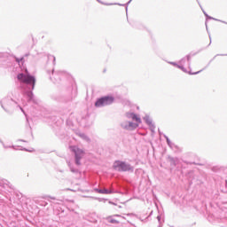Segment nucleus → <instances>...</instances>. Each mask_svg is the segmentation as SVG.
I'll return each mask as SVG.
<instances>
[{
  "mask_svg": "<svg viewBox=\"0 0 227 227\" xmlns=\"http://www.w3.org/2000/svg\"><path fill=\"white\" fill-rule=\"evenodd\" d=\"M18 107L20 109V111L23 113V114H25V116H26V112L24 111V108H22V106H20V105H18Z\"/></svg>",
  "mask_w": 227,
  "mask_h": 227,
  "instance_id": "obj_32",
  "label": "nucleus"
},
{
  "mask_svg": "<svg viewBox=\"0 0 227 227\" xmlns=\"http://www.w3.org/2000/svg\"><path fill=\"white\" fill-rule=\"evenodd\" d=\"M78 136H79V137H81L82 139H83V141H86V143H91V139H90V137H88L86 134H84V133H79Z\"/></svg>",
  "mask_w": 227,
  "mask_h": 227,
  "instance_id": "obj_14",
  "label": "nucleus"
},
{
  "mask_svg": "<svg viewBox=\"0 0 227 227\" xmlns=\"http://www.w3.org/2000/svg\"><path fill=\"white\" fill-rule=\"evenodd\" d=\"M159 134L160 136H162V132H160V130L159 129Z\"/></svg>",
  "mask_w": 227,
  "mask_h": 227,
  "instance_id": "obj_42",
  "label": "nucleus"
},
{
  "mask_svg": "<svg viewBox=\"0 0 227 227\" xmlns=\"http://www.w3.org/2000/svg\"><path fill=\"white\" fill-rule=\"evenodd\" d=\"M0 187L6 189V187H10V182L6 179H3L0 177Z\"/></svg>",
  "mask_w": 227,
  "mask_h": 227,
  "instance_id": "obj_13",
  "label": "nucleus"
},
{
  "mask_svg": "<svg viewBox=\"0 0 227 227\" xmlns=\"http://www.w3.org/2000/svg\"><path fill=\"white\" fill-rule=\"evenodd\" d=\"M158 227H162V223H159Z\"/></svg>",
  "mask_w": 227,
  "mask_h": 227,
  "instance_id": "obj_44",
  "label": "nucleus"
},
{
  "mask_svg": "<svg viewBox=\"0 0 227 227\" xmlns=\"http://www.w3.org/2000/svg\"><path fill=\"white\" fill-rule=\"evenodd\" d=\"M196 1H197L198 4H199L200 8L201 9L203 14L205 15V17H207V15H208V14L207 13V12H205L203 7L201 6V4L200 3V0H196Z\"/></svg>",
  "mask_w": 227,
  "mask_h": 227,
  "instance_id": "obj_22",
  "label": "nucleus"
},
{
  "mask_svg": "<svg viewBox=\"0 0 227 227\" xmlns=\"http://www.w3.org/2000/svg\"><path fill=\"white\" fill-rule=\"evenodd\" d=\"M106 221H107V223H110L111 224H120V221L113 218L112 215L106 217Z\"/></svg>",
  "mask_w": 227,
  "mask_h": 227,
  "instance_id": "obj_15",
  "label": "nucleus"
},
{
  "mask_svg": "<svg viewBox=\"0 0 227 227\" xmlns=\"http://www.w3.org/2000/svg\"><path fill=\"white\" fill-rule=\"evenodd\" d=\"M109 204L110 205H116V203H114V202L111 201V200L109 201Z\"/></svg>",
  "mask_w": 227,
  "mask_h": 227,
  "instance_id": "obj_37",
  "label": "nucleus"
},
{
  "mask_svg": "<svg viewBox=\"0 0 227 227\" xmlns=\"http://www.w3.org/2000/svg\"><path fill=\"white\" fill-rule=\"evenodd\" d=\"M0 144L2 145L3 148H4V150H8V148H12L13 150H15V145H8L4 144V141H3V139L1 138H0Z\"/></svg>",
  "mask_w": 227,
  "mask_h": 227,
  "instance_id": "obj_18",
  "label": "nucleus"
},
{
  "mask_svg": "<svg viewBox=\"0 0 227 227\" xmlns=\"http://www.w3.org/2000/svg\"><path fill=\"white\" fill-rule=\"evenodd\" d=\"M97 1H98V3H100V4H105V6H113V4H106V3H104L100 0H97Z\"/></svg>",
  "mask_w": 227,
  "mask_h": 227,
  "instance_id": "obj_29",
  "label": "nucleus"
},
{
  "mask_svg": "<svg viewBox=\"0 0 227 227\" xmlns=\"http://www.w3.org/2000/svg\"><path fill=\"white\" fill-rule=\"evenodd\" d=\"M198 53H193V54H188V55H186V57H184V59H185V61H187L188 62V67H189V68L191 69V58H192V56H196Z\"/></svg>",
  "mask_w": 227,
  "mask_h": 227,
  "instance_id": "obj_16",
  "label": "nucleus"
},
{
  "mask_svg": "<svg viewBox=\"0 0 227 227\" xmlns=\"http://www.w3.org/2000/svg\"><path fill=\"white\" fill-rule=\"evenodd\" d=\"M70 150L72 153H74L75 166H82V163L81 160H82V158L86 155V152L77 145L70 146Z\"/></svg>",
  "mask_w": 227,
  "mask_h": 227,
  "instance_id": "obj_4",
  "label": "nucleus"
},
{
  "mask_svg": "<svg viewBox=\"0 0 227 227\" xmlns=\"http://www.w3.org/2000/svg\"><path fill=\"white\" fill-rule=\"evenodd\" d=\"M168 65H172V67H176V68H178V67H180V64H178L176 62L168 61Z\"/></svg>",
  "mask_w": 227,
  "mask_h": 227,
  "instance_id": "obj_27",
  "label": "nucleus"
},
{
  "mask_svg": "<svg viewBox=\"0 0 227 227\" xmlns=\"http://www.w3.org/2000/svg\"><path fill=\"white\" fill-rule=\"evenodd\" d=\"M112 104H114V96L106 95L98 98L94 106L95 107H106L107 106H111Z\"/></svg>",
  "mask_w": 227,
  "mask_h": 227,
  "instance_id": "obj_5",
  "label": "nucleus"
},
{
  "mask_svg": "<svg viewBox=\"0 0 227 227\" xmlns=\"http://www.w3.org/2000/svg\"><path fill=\"white\" fill-rule=\"evenodd\" d=\"M168 160L170 162V166L176 167L180 163V159L178 157L168 156Z\"/></svg>",
  "mask_w": 227,
  "mask_h": 227,
  "instance_id": "obj_11",
  "label": "nucleus"
},
{
  "mask_svg": "<svg viewBox=\"0 0 227 227\" xmlns=\"http://www.w3.org/2000/svg\"><path fill=\"white\" fill-rule=\"evenodd\" d=\"M130 3H132V0H129L127 4L115 3L114 4H117L118 6H125V11H126V13H127L129 12V5Z\"/></svg>",
  "mask_w": 227,
  "mask_h": 227,
  "instance_id": "obj_17",
  "label": "nucleus"
},
{
  "mask_svg": "<svg viewBox=\"0 0 227 227\" xmlns=\"http://www.w3.org/2000/svg\"><path fill=\"white\" fill-rule=\"evenodd\" d=\"M217 56H227V54L215 55L203 69L197 71V72L187 71V68H185L184 67V65H185V58H183L181 60H179V62H178L179 66H177V68H179V70H182V72H184V74H189V75H198V74H201V72H203V70H206V68H208V67H210V63H212V61H214V59H215L217 58Z\"/></svg>",
  "mask_w": 227,
  "mask_h": 227,
  "instance_id": "obj_3",
  "label": "nucleus"
},
{
  "mask_svg": "<svg viewBox=\"0 0 227 227\" xmlns=\"http://www.w3.org/2000/svg\"><path fill=\"white\" fill-rule=\"evenodd\" d=\"M121 127L125 130H136L139 127V123L132 121H125L121 124Z\"/></svg>",
  "mask_w": 227,
  "mask_h": 227,
  "instance_id": "obj_7",
  "label": "nucleus"
},
{
  "mask_svg": "<svg viewBox=\"0 0 227 227\" xmlns=\"http://www.w3.org/2000/svg\"><path fill=\"white\" fill-rule=\"evenodd\" d=\"M52 100H55L56 102H70L72 100L71 97H65L61 95H52L51 96Z\"/></svg>",
  "mask_w": 227,
  "mask_h": 227,
  "instance_id": "obj_9",
  "label": "nucleus"
},
{
  "mask_svg": "<svg viewBox=\"0 0 227 227\" xmlns=\"http://www.w3.org/2000/svg\"><path fill=\"white\" fill-rule=\"evenodd\" d=\"M184 164H196V162L184 161Z\"/></svg>",
  "mask_w": 227,
  "mask_h": 227,
  "instance_id": "obj_35",
  "label": "nucleus"
},
{
  "mask_svg": "<svg viewBox=\"0 0 227 227\" xmlns=\"http://www.w3.org/2000/svg\"><path fill=\"white\" fill-rule=\"evenodd\" d=\"M60 173H63L64 171L63 170H59Z\"/></svg>",
  "mask_w": 227,
  "mask_h": 227,
  "instance_id": "obj_46",
  "label": "nucleus"
},
{
  "mask_svg": "<svg viewBox=\"0 0 227 227\" xmlns=\"http://www.w3.org/2000/svg\"><path fill=\"white\" fill-rule=\"evenodd\" d=\"M18 141H21L22 143H26V140H24V139H19Z\"/></svg>",
  "mask_w": 227,
  "mask_h": 227,
  "instance_id": "obj_38",
  "label": "nucleus"
},
{
  "mask_svg": "<svg viewBox=\"0 0 227 227\" xmlns=\"http://www.w3.org/2000/svg\"><path fill=\"white\" fill-rule=\"evenodd\" d=\"M168 146L171 148V150H178V145H175V143L170 142V144H168Z\"/></svg>",
  "mask_w": 227,
  "mask_h": 227,
  "instance_id": "obj_21",
  "label": "nucleus"
},
{
  "mask_svg": "<svg viewBox=\"0 0 227 227\" xmlns=\"http://www.w3.org/2000/svg\"><path fill=\"white\" fill-rule=\"evenodd\" d=\"M113 169H114V171H118L119 173H134V167L130 165V163L120 160L114 161Z\"/></svg>",
  "mask_w": 227,
  "mask_h": 227,
  "instance_id": "obj_2",
  "label": "nucleus"
},
{
  "mask_svg": "<svg viewBox=\"0 0 227 227\" xmlns=\"http://www.w3.org/2000/svg\"><path fill=\"white\" fill-rule=\"evenodd\" d=\"M207 20H216L217 22H223V20H217V19H215V18H214V17H212V16H210V15H208V14H206V22H205V26H206L207 31H208V26H207Z\"/></svg>",
  "mask_w": 227,
  "mask_h": 227,
  "instance_id": "obj_12",
  "label": "nucleus"
},
{
  "mask_svg": "<svg viewBox=\"0 0 227 227\" xmlns=\"http://www.w3.org/2000/svg\"><path fill=\"white\" fill-rule=\"evenodd\" d=\"M94 192H98V194H114V191L109 189L94 188Z\"/></svg>",
  "mask_w": 227,
  "mask_h": 227,
  "instance_id": "obj_10",
  "label": "nucleus"
},
{
  "mask_svg": "<svg viewBox=\"0 0 227 227\" xmlns=\"http://www.w3.org/2000/svg\"><path fill=\"white\" fill-rule=\"evenodd\" d=\"M48 75H50V80H51L54 84H58L61 82V77H63V71H56L54 72V69L51 70V73L50 70H47Z\"/></svg>",
  "mask_w": 227,
  "mask_h": 227,
  "instance_id": "obj_6",
  "label": "nucleus"
},
{
  "mask_svg": "<svg viewBox=\"0 0 227 227\" xmlns=\"http://www.w3.org/2000/svg\"><path fill=\"white\" fill-rule=\"evenodd\" d=\"M163 137L166 139L167 145H171V140L169 139L168 136L163 135Z\"/></svg>",
  "mask_w": 227,
  "mask_h": 227,
  "instance_id": "obj_28",
  "label": "nucleus"
},
{
  "mask_svg": "<svg viewBox=\"0 0 227 227\" xmlns=\"http://www.w3.org/2000/svg\"><path fill=\"white\" fill-rule=\"evenodd\" d=\"M17 63H19V65H20V63L23 65L24 64V57L21 58H17L16 59Z\"/></svg>",
  "mask_w": 227,
  "mask_h": 227,
  "instance_id": "obj_26",
  "label": "nucleus"
},
{
  "mask_svg": "<svg viewBox=\"0 0 227 227\" xmlns=\"http://www.w3.org/2000/svg\"><path fill=\"white\" fill-rule=\"evenodd\" d=\"M209 44L207 45V47H210V45L212 44V36L209 35Z\"/></svg>",
  "mask_w": 227,
  "mask_h": 227,
  "instance_id": "obj_33",
  "label": "nucleus"
},
{
  "mask_svg": "<svg viewBox=\"0 0 227 227\" xmlns=\"http://www.w3.org/2000/svg\"><path fill=\"white\" fill-rule=\"evenodd\" d=\"M17 80L20 83L18 88L11 90L8 94V98L2 99L0 102L1 107L5 111V113H8V109L4 107V105L8 104L10 100L14 102V104H18L13 98H20V90L22 93L27 97L28 102H35V94H33V90H35V86L36 85V77L29 74V71L26 69L25 73H19L17 74Z\"/></svg>",
  "mask_w": 227,
  "mask_h": 227,
  "instance_id": "obj_1",
  "label": "nucleus"
},
{
  "mask_svg": "<svg viewBox=\"0 0 227 227\" xmlns=\"http://www.w3.org/2000/svg\"><path fill=\"white\" fill-rule=\"evenodd\" d=\"M157 220H158V223H164V220H162V217H161L160 215H158V216H157Z\"/></svg>",
  "mask_w": 227,
  "mask_h": 227,
  "instance_id": "obj_31",
  "label": "nucleus"
},
{
  "mask_svg": "<svg viewBox=\"0 0 227 227\" xmlns=\"http://www.w3.org/2000/svg\"><path fill=\"white\" fill-rule=\"evenodd\" d=\"M68 167L70 168L71 173H74V175L79 174V169L74 168V166H72V164L68 163Z\"/></svg>",
  "mask_w": 227,
  "mask_h": 227,
  "instance_id": "obj_20",
  "label": "nucleus"
},
{
  "mask_svg": "<svg viewBox=\"0 0 227 227\" xmlns=\"http://www.w3.org/2000/svg\"><path fill=\"white\" fill-rule=\"evenodd\" d=\"M112 217H121L120 215H114Z\"/></svg>",
  "mask_w": 227,
  "mask_h": 227,
  "instance_id": "obj_36",
  "label": "nucleus"
},
{
  "mask_svg": "<svg viewBox=\"0 0 227 227\" xmlns=\"http://www.w3.org/2000/svg\"><path fill=\"white\" fill-rule=\"evenodd\" d=\"M144 121L148 125L152 134H155V123H153V121L152 118H150L149 114H145V117H143Z\"/></svg>",
  "mask_w": 227,
  "mask_h": 227,
  "instance_id": "obj_8",
  "label": "nucleus"
},
{
  "mask_svg": "<svg viewBox=\"0 0 227 227\" xmlns=\"http://www.w3.org/2000/svg\"><path fill=\"white\" fill-rule=\"evenodd\" d=\"M27 56H29V53L25 54V58H27Z\"/></svg>",
  "mask_w": 227,
  "mask_h": 227,
  "instance_id": "obj_40",
  "label": "nucleus"
},
{
  "mask_svg": "<svg viewBox=\"0 0 227 227\" xmlns=\"http://www.w3.org/2000/svg\"><path fill=\"white\" fill-rule=\"evenodd\" d=\"M131 120L133 121H136V123H141V117H138L137 114L136 113L133 114Z\"/></svg>",
  "mask_w": 227,
  "mask_h": 227,
  "instance_id": "obj_19",
  "label": "nucleus"
},
{
  "mask_svg": "<svg viewBox=\"0 0 227 227\" xmlns=\"http://www.w3.org/2000/svg\"><path fill=\"white\" fill-rule=\"evenodd\" d=\"M225 185H226V187H227V181H225Z\"/></svg>",
  "mask_w": 227,
  "mask_h": 227,
  "instance_id": "obj_47",
  "label": "nucleus"
},
{
  "mask_svg": "<svg viewBox=\"0 0 227 227\" xmlns=\"http://www.w3.org/2000/svg\"><path fill=\"white\" fill-rule=\"evenodd\" d=\"M220 22H223V24H226V25H227V22H226V21H223V20H222V21H220Z\"/></svg>",
  "mask_w": 227,
  "mask_h": 227,
  "instance_id": "obj_41",
  "label": "nucleus"
},
{
  "mask_svg": "<svg viewBox=\"0 0 227 227\" xmlns=\"http://www.w3.org/2000/svg\"><path fill=\"white\" fill-rule=\"evenodd\" d=\"M51 198V200H56V198L55 197H50Z\"/></svg>",
  "mask_w": 227,
  "mask_h": 227,
  "instance_id": "obj_43",
  "label": "nucleus"
},
{
  "mask_svg": "<svg viewBox=\"0 0 227 227\" xmlns=\"http://www.w3.org/2000/svg\"><path fill=\"white\" fill-rule=\"evenodd\" d=\"M23 150H24V152H31V151L27 150V148H24Z\"/></svg>",
  "mask_w": 227,
  "mask_h": 227,
  "instance_id": "obj_39",
  "label": "nucleus"
},
{
  "mask_svg": "<svg viewBox=\"0 0 227 227\" xmlns=\"http://www.w3.org/2000/svg\"><path fill=\"white\" fill-rule=\"evenodd\" d=\"M133 114H134V112H128V113H126V117H127L129 120H131Z\"/></svg>",
  "mask_w": 227,
  "mask_h": 227,
  "instance_id": "obj_24",
  "label": "nucleus"
},
{
  "mask_svg": "<svg viewBox=\"0 0 227 227\" xmlns=\"http://www.w3.org/2000/svg\"><path fill=\"white\" fill-rule=\"evenodd\" d=\"M48 59H52L53 65H56V57L54 55H48Z\"/></svg>",
  "mask_w": 227,
  "mask_h": 227,
  "instance_id": "obj_25",
  "label": "nucleus"
},
{
  "mask_svg": "<svg viewBox=\"0 0 227 227\" xmlns=\"http://www.w3.org/2000/svg\"><path fill=\"white\" fill-rule=\"evenodd\" d=\"M27 122L29 123V120L27 118Z\"/></svg>",
  "mask_w": 227,
  "mask_h": 227,
  "instance_id": "obj_45",
  "label": "nucleus"
},
{
  "mask_svg": "<svg viewBox=\"0 0 227 227\" xmlns=\"http://www.w3.org/2000/svg\"><path fill=\"white\" fill-rule=\"evenodd\" d=\"M97 1H98V3H100V4H105V6H113V4H106V3H104L100 0H97Z\"/></svg>",
  "mask_w": 227,
  "mask_h": 227,
  "instance_id": "obj_30",
  "label": "nucleus"
},
{
  "mask_svg": "<svg viewBox=\"0 0 227 227\" xmlns=\"http://www.w3.org/2000/svg\"><path fill=\"white\" fill-rule=\"evenodd\" d=\"M37 204L41 207H47V205H49V203H47V201L45 200H40L39 202H37Z\"/></svg>",
  "mask_w": 227,
  "mask_h": 227,
  "instance_id": "obj_23",
  "label": "nucleus"
},
{
  "mask_svg": "<svg viewBox=\"0 0 227 227\" xmlns=\"http://www.w3.org/2000/svg\"><path fill=\"white\" fill-rule=\"evenodd\" d=\"M95 200H98L99 201H106V199H102V198H95Z\"/></svg>",
  "mask_w": 227,
  "mask_h": 227,
  "instance_id": "obj_34",
  "label": "nucleus"
}]
</instances>
